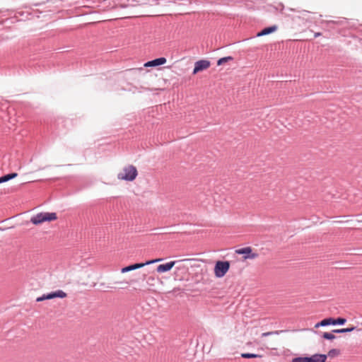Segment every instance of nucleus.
I'll return each mask as SVG.
<instances>
[{
	"label": "nucleus",
	"instance_id": "14",
	"mask_svg": "<svg viewBox=\"0 0 362 362\" xmlns=\"http://www.w3.org/2000/svg\"><path fill=\"white\" fill-rule=\"evenodd\" d=\"M356 329V327H347V328H341V329H333L332 332L335 334H343L353 332Z\"/></svg>",
	"mask_w": 362,
	"mask_h": 362
},
{
	"label": "nucleus",
	"instance_id": "21",
	"mask_svg": "<svg viewBox=\"0 0 362 362\" xmlns=\"http://www.w3.org/2000/svg\"><path fill=\"white\" fill-rule=\"evenodd\" d=\"M327 25L330 27V28H332V25H335L337 23V22L336 21H327L326 22Z\"/></svg>",
	"mask_w": 362,
	"mask_h": 362
},
{
	"label": "nucleus",
	"instance_id": "16",
	"mask_svg": "<svg viewBox=\"0 0 362 362\" xmlns=\"http://www.w3.org/2000/svg\"><path fill=\"white\" fill-rule=\"evenodd\" d=\"M241 357L243 358H260L261 355L251 353H243L241 354Z\"/></svg>",
	"mask_w": 362,
	"mask_h": 362
},
{
	"label": "nucleus",
	"instance_id": "5",
	"mask_svg": "<svg viewBox=\"0 0 362 362\" xmlns=\"http://www.w3.org/2000/svg\"><path fill=\"white\" fill-rule=\"evenodd\" d=\"M346 322V318H343V317H338L337 319H334V318H332V317H329V318H325L322 320H321L320 322H317L315 327L317 328V327H325V326H328V325H344Z\"/></svg>",
	"mask_w": 362,
	"mask_h": 362
},
{
	"label": "nucleus",
	"instance_id": "2",
	"mask_svg": "<svg viewBox=\"0 0 362 362\" xmlns=\"http://www.w3.org/2000/svg\"><path fill=\"white\" fill-rule=\"evenodd\" d=\"M138 175L136 168L129 165L123 168V172L117 175L119 180L132 182L134 180Z\"/></svg>",
	"mask_w": 362,
	"mask_h": 362
},
{
	"label": "nucleus",
	"instance_id": "12",
	"mask_svg": "<svg viewBox=\"0 0 362 362\" xmlns=\"http://www.w3.org/2000/svg\"><path fill=\"white\" fill-rule=\"evenodd\" d=\"M277 30L276 25H272L269 27H266L264 29H262L259 33H257V36H263L267 35L269 34H271L274 32H275Z\"/></svg>",
	"mask_w": 362,
	"mask_h": 362
},
{
	"label": "nucleus",
	"instance_id": "25",
	"mask_svg": "<svg viewBox=\"0 0 362 362\" xmlns=\"http://www.w3.org/2000/svg\"><path fill=\"white\" fill-rule=\"evenodd\" d=\"M300 13H301L303 15H304V14H305V13H308V11H305V10H303L302 11H300Z\"/></svg>",
	"mask_w": 362,
	"mask_h": 362
},
{
	"label": "nucleus",
	"instance_id": "4",
	"mask_svg": "<svg viewBox=\"0 0 362 362\" xmlns=\"http://www.w3.org/2000/svg\"><path fill=\"white\" fill-rule=\"evenodd\" d=\"M230 269V262L228 261H217L214 267L215 276L217 278H221L226 275Z\"/></svg>",
	"mask_w": 362,
	"mask_h": 362
},
{
	"label": "nucleus",
	"instance_id": "7",
	"mask_svg": "<svg viewBox=\"0 0 362 362\" xmlns=\"http://www.w3.org/2000/svg\"><path fill=\"white\" fill-rule=\"evenodd\" d=\"M235 252L238 255H243L244 259H255L257 257L258 254L257 253H253L252 250L250 247H245L243 248H240L235 250Z\"/></svg>",
	"mask_w": 362,
	"mask_h": 362
},
{
	"label": "nucleus",
	"instance_id": "8",
	"mask_svg": "<svg viewBox=\"0 0 362 362\" xmlns=\"http://www.w3.org/2000/svg\"><path fill=\"white\" fill-rule=\"evenodd\" d=\"M210 66V62L206 59L199 60L195 62L194 67L193 69V74H195L199 71L206 69Z\"/></svg>",
	"mask_w": 362,
	"mask_h": 362
},
{
	"label": "nucleus",
	"instance_id": "27",
	"mask_svg": "<svg viewBox=\"0 0 362 362\" xmlns=\"http://www.w3.org/2000/svg\"><path fill=\"white\" fill-rule=\"evenodd\" d=\"M168 2H175V1H173V0H169L168 1Z\"/></svg>",
	"mask_w": 362,
	"mask_h": 362
},
{
	"label": "nucleus",
	"instance_id": "9",
	"mask_svg": "<svg viewBox=\"0 0 362 362\" xmlns=\"http://www.w3.org/2000/svg\"><path fill=\"white\" fill-rule=\"evenodd\" d=\"M166 58L159 57L153 60L148 61L144 64L145 67H155L160 65H163L166 63Z\"/></svg>",
	"mask_w": 362,
	"mask_h": 362
},
{
	"label": "nucleus",
	"instance_id": "1",
	"mask_svg": "<svg viewBox=\"0 0 362 362\" xmlns=\"http://www.w3.org/2000/svg\"><path fill=\"white\" fill-rule=\"evenodd\" d=\"M57 218V214L54 212H40L33 216L30 218V222L34 225H39L46 221H54Z\"/></svg>",
	"mask_w": 362,
	"mask_h": 362
},
{
	"label": "nucleus",
	"instance_id": "13",
	"mask_svg": "<svg viewBox=\"0 0 362 362\" xmlns=\"http://www.w3.org/2000/svg\"><path fill=\"white\" fill-rule=\"evenodd\" d=\"M18 176V174L16 173H12L9 174H6L5 175H3L0 177V184L9 181L11 179H13Z\"/></svg>",
	"mask_w": 362,
	"mask_h": 362
},
{
	"label": "nucleus",
	"instance_id": "17",
	"mask_svg": "<svg viewBox=\"0 0 362 362\" xmlns=\"http://www.w3.org/2000/svg\"><path fill=\"white\" fill-rule=\"evenodd\" d=\"M334 333L332 332H324L322 335V337L325 339L327 340H333L336 338V336L334 334Z\"/></svg>",
	"mask_w": 362,
	"mask_h": 362
},
{
	"label": "nucleus",
	"instance_id": "24",
	"mask_svg": "<svg viewBox=\"0 0 362 362\" xmlns=\"http://www.w3.org/2000/svg\"><path fill=\"white\" fill-rule=\"evenodd\" d=\"M320 35H321V33H315L314 34V37H319V36H320Z\"/></svg>",
	"mask_w": 362,
	"mask_h": 362
},
{
	"label": "nucleus",
	"instance_id": "11",
	"mask_svg": "<svg viewBox=\"0 0 362 362\" xmlns=\"http://www.w3.org/2000/svg\"><path fill=\"white\" fill-rule=\"evenodd\" d=\"M46 295L47 300L53 299L55 298H63L66 296V293L62 290H57L48 293Z\"/></svg>",
	"mask_w": 362,
	"mask_h": 362
},
{
	"label": "nucleus",
	"instance_id": "19",
	"mask_svg": "<svg viewBox=\"0 0 362 362\" xmlns=\"http://www.w3.org/2000/svg\"><path fill=\"white\" fill-rule=\"evenodd\" d=\"M146 4H148L149 5L153 6V5H158L159 4V0H148Z\"/></svg>",
	"mask_w": 362,
	"mask_h": 362
},
{
	"label": "nucleus",
	"instance_id": "22",
	"mask_svg": "<svg viewBox=\"0 0 362 362\" xmlns=\"http://www.w3.org/2000/svg\"><path fill=\"white\" fill-rule=\"evenodd\" d=\"M274 334V332H264V333H263V334H262V336H263V337H267V336L272 335V334ZM275 334H279V332H278V331L275 332Z\"/></svg>",
	"mask_w": 362,
	"mask_h": 362
},
{
	"label": "nucleus",
	"instance_id": "6",
	"mask_svg": "<svg viewBox=\"0 0 362 362\" xmlns=\"http://www.w3.org/2000/svg\"><path fill=\"white\" fill-rule=\"evenodd\" d=\"M162 260H163V259H151V260L146 261L144 263L133 264H131V265H129V266L123 267L121 269V272L122 273H126V272H131V271H133V270H135V269H137L142 268V267H144L146 265H148V264H151L158 262H160Z\"/></svg>",
	"mask_w": 362,
	"mask_h": 362
},
{
	"label": "nucleus",
	"instance_id": "3",
	"mask_svg": "<svg viewBox=\"0 0 362 362\" xmlns=\"http://www.w3.org/2000/svg\"><path fill=\"white\" fill-rule=\"evenodd\" d=\"M327 358L326 354H315L311 356H298L293 358L291 362H325Z\"/></svg>",
	"mask_w": 362,
	"mask_h": 362
},
{
	"label": "nucleus",
	"instance_id": "18",
	"mask_svg": "<svg viewBox=\"0 0 362 362\" xmlns=\"http://www.w3.org/2000/svg\"><path fill=\"white\" fill-rule=\"evenodd\" d=\"M339 353H340V351L339 349H332L329 351L328 356H330V357H333L334 356L339 355Z\"/></svg>",
	"mask_w": 362,
	"mask_h": 362
},
{
	"label": "nucleus",
	"instance_id": "23",
	"mask_svg": "<svg viewBox=\"0 0 362 362\" xmlns=\"http://www.w3.org/2000/svg\"><path fill=\"white\" fill-rule=\"evenodd\" d=\"M276 9H280L281 11L284 9V5L282 4H279V7H276Z\"/></svg>",
	"mask_w": 362,
	"mask_h": 362
},
{
	"label": "nucleus",
	"instance_id": "20",
	"mask_svg": "<svg viewBox=\"0 0 362 362\" xmlns=\"http://www.w3.org/2000/svg\"><path fill=\"white\" fill-rule=\"evenodd\" d=\"M47 300V298H46V295L43 294L42 296H40V297L37 298L36 301L37 302H40V301H42V300Z\"/></svg>",
	"mask_w": 362,
	"mask_h": 362
},
{
	"label": "nucleus",
	"instance_id": "15",
	"mask_svg": "<svg viewBox=\"0 0 362 362\" xmlns=\"http://www.w3.org/2000/svg\"><path fill=\"white\" fill-rule=\"evenodd\" d=\"M233 60V57H230V56H228V57H222V58H220L218 61H217V65L218 66H221L223 64L227 62H229V61H232Z\"/></svg>",
	"mask_w": 362,
	"mask_h": 362
},
{
	"label": "nucleus",
	"instance_id": "26",
	"mask_svg": "<svg viewBox=\"0 0 362 362\" xmlns=\"http://www.w3.org/2000/svg\"><path fill=\"white\" fill-rule=\"evenodd\" d=\"M52 1V0H47V3H48V4H49V3H51Z\"/></svg>",
	"mask_w": 362,
	"mask_h": 362
},
{
	"label": "nucleus",
	"instance_id": "10",
	"mask_svg": "<svg viewBox=\"0 0 362 362\" xmlns=\"http://www.w3.org/2000/svg\"><path fill=\"white\" fill-rule=\"evenodd\" d=\"M176 261H171L165 264H160L157 267L156 271L158 273H165L169 272L175 266Z\"/></svg>",
	"mask_w": 362,
	"mask_h": 362
}]
</instances>
